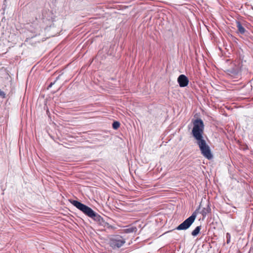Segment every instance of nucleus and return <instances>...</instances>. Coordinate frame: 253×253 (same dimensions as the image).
Listing matches in <instances>:
<instances>
[{"instance_id":"f257e3e1","label":"nucleus","mask_w":253,"mask_h":253,"mask_svg":"<svg viewBox=\"0 0 253 253\" xmlns=\"http://www.w3.org/2000/svg\"><path fill=\"white\" fill-rule=\"evenodd\" d=\"M72 204L86 216L95 219V211L90 208L76 200L71 201Z\"/></svg>"},{"instance_id":"f03ea898","label":"nucleus","mask_w":253,"mask_h":253,"mask_svg":"<svg viewBox=\"0 0 253 253\" xmlns=\"http://www.w3.org/2000/svg\"><path fill=\"white\" fill-rule=\"evenodd\" d=\"M197 144L200 148L201 153L205 157L209 160L212 158V155L211 153L210 148L209 146L207 144L205 140L202 141Z\"/></svg>"},{"instance_id":"7ed1b4c3","label":"nucleus","mask_w":253,"mask_h":253,"mask_svg":"<svg viewBox=\"0 0 253 253\" xmlns=\"http://www.w3.org/2000/svg\"><path fill=\"white\" fill-rule=\"evenodd\" d=\"M197 214L196 212H193V214L182 223L178 225L176 229L178 230H186L194 222L196 218Z\"/></svg>"},{"instance_id":"20e7f679","label":"nucleus","mask_w":253,"mask_h":253,"mask_svg":"<svg viewBox=\"0 0 253 253\" xmlns=\"http://www.w3.org/2000/svg\"><path fill=\"white\" fill-rule=\"evenodd\" d=\"M192 134L197 140V143L205 141L203 134L204 133L203 127H193Z\"/></svg>"},{"instance_id":"39448f33","label":"nucleus","mask_w":253,"mask_h":253,"mask_svg":"<svg viewBox=\"0 0 253 253\" xmlns=\"http://www.w3.org/2000/svg\"><path fill=\"white\" fill-rule=\"evenodd\" d=\"M126 241L122 237L117 236L110 241V246L114 249L119 248L122 247Z\"/></svg>"},{"instance_id":"423d86ee","label":"nucleus","mask_w":253,"mask_h":253,"mask_svg":"<svg viewBox=\"0 0 253 253\" xmlns=\"http://www.w3.org/2000/svg\"><path fill=\"white\" fill-rule=\"evenodd\" d=\"M177 82L180 87H185L188 85L189 81L185 75H181L178 77Z\"/></svg>"},{"instance_id":"0eeeda50","label":"nucleus","mask_w":253,"mask_h":253,"mask_svg":"<svg viewBox=\"0 0 253 253\" xmlns=\"http://www.w3.org/2000/svg\"><path fill=\"white\" fill-rule=\"evenodd\" d=\"M97 224L104 227L108 225V224L104 221V220L100 215H97L96 214V225Z\"/></svg>"},{"instance_id":"6e6552de","label":"nucleus","mask_w":253,"mask_h":253,"mask_svg":"<svg viewBox=\"0 0 253 253\" xmlns=\"http://www.w3.org/2000/svg\"><path fill=\"white\" fill-rule=\"evenodd\" d=\"M238 32L241 34H244L246 32V29L242 26L241 23L239 21L236 22Z\"/></svg>"},{"instance_id":"1a4fd4ad","label":"nucleus","mask_w":253,"mask_h":253,"mask_svg":"<svg viewBox=\"0 0 253 253\" xmlns=\"http://www.w3.org/2000/svg\"><path fill=\"white\" fill-rule=\"evenodd\" d=\"M193 126H204V124L202 120L196 119L193 121Z\"/></svg>"},{"instance_id":"9d476101","label":"nucleus","mask_w":253,"mask_h":253,"mask_svg":"<svg viewBox=\"0 0 253 253\" xmlns=\"http://www.w3.org/2000/svg\"><path fill=\"white\" fill-rule=\"evenodd\" d=\"M210 211H211V208L208 205L206 208H204L202 210L201 213L204 216V215H206L207 213L210 212Z\"/></svg>"},{"instance_id":"9b49d317","label":"nucleus","mask_w":253,"mask_h":253,"mask_svg":"<svg viewBox=\"0 0 253 253\" xmlns=\"http://www.w3.org/2000/svg\"><path fill=\"white\" fill-rule=\"evenodd\" d=\"M201 230V226H197L192 232V235L194 236H197Z\"/></svg>"},{"instance_id":"f8f14e48","label":"nucleus","mask_w":253,"mask_h":253,"mask_svg":"<svg viewBox=\"0 0 253 253\" xmlns=\"http://www.w3.org/2000/svg\"><path fill=\"white\" fill-rule=\"evenodd\" d=\"M0 97H1L2 98H5L6 97V94L4 91L0 89Z\"/></svg>"},{"instance_id":"ddd939ff","label":"nucleus","mask_w":253,"mask_h":253,"mask_svg":"<svg viewBox=\"0 0 253 253\" xmlns=\"http://www.w3.org/2000/svg\"><path fill=\"white\" fill-rule=\"evenodd\" d=\"M120 124L118 121H114L112 124V126H119Z\"/></svg>"},{"instance_id":"4468645a","label":"nucleus","mask_w":253,"mask_h":253,"mask_svg":"<svg viewBox=\"0 0 253 253\" xmlns=\"http://www.w3.org/2000/svg\"><path fill=\"white\" fill-rule=\"evenodd\" d=\"M54 84V83H50V84L49 85V86H48V87H51V86H52V85Z\"/></svg>"},{"instance_id":"2eb2a0df","label":"nucleus","mask_w":253,"mask_h":253,"mask_svg":"<svg viewBox=\"0 0 253 253\" xmlns=\"http://www.w3.org/2000/svg\"><path fill=\"white\" fill-rule=\"evenodd\" d=\"M127 230L128 231H129V232H131V231H132V230H130V229H127Z\"/></svg>"},{"instance_id":"dca6fc26","label":"nucleus","mask_w":253,"mask_h":253,"mask_svg":"<svg viewBox=\"0 0 253 253\" xmlns=\"http://www.w3.org/2000/svg\"><path fill=\"white\" fill-rule=\"evenodd\" d=\"M117 128H118V127H114V129H117Z\"/></svg>"},{"instance_id":"f3484780","label":"nucleus","mask_w":253,"mask_h":253,"mask_svg":"<svg viewBox=\"0 0 253 253\" xmlns=\"http://www.w3.org/2000/svg\"><path fill=\"white\" fill-rule=\"evenodd\" d=\"M228 236H229V233H227V237H228Z\"/></svg>"},{"instance_id":"a211bd4d","label":"nucleus","mask_w":253,"mask_h":253,"mask_svg":"<svg viewBox=\"0 0 253 253\" xmlns=\"http://www.w3.org/2000/svg\"><path fill=\"white\" fill-rule=\"evenodd\" d=\"M99 230H103L102 228L99 229Z\"/></svg>"}]
</instances>
